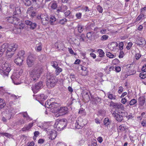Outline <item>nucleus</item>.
Here are the masks:
<instances>
[{"mask_svg": "<svg viewBox=\"0 0 146 146\" xmlns=\"http://www.w3.org/2000/svg\"><path fill=\"white\" fill-rule=\"evenodd\" d=\"M17 47L18 45L16 44H8L7 43H4L0 46V50L3 53L5 51L6 56L8 58H10L14 54V52Z\"/></svg>", "mask_w": 146, "mask_h": 146, "instance_id": "1", "label": "nucleus"}, {"mask_svg": "<svg viewBox=\"0 0 146 146\" xmlns=\"http://www.w3.org/2000/svg\"><path fill=\"white\" fill-rule=\"evenodd\" d=\"M42 70L40 68H36L33 69L30 73V79L31 81L35 82L40 77Z\"/></svg>", "mask_w": 146, "mask_h": 146, "instance_id": "2", "label": "nucleus"}, {"mask_svg": "<svg viewBox=\"0 0 146 146\" xmlns=\"http://www.w3.org/2000/svg\"><path fill=\"white\" fill-rule=\"evenodd\" d=\"M10 65L9 63L5 62L1 64L0 67V74L3 77H7L11 70Z\"/></svg>", "mask_w": 146, "mask_h": 146, "instance_id": "3", "label": "nucleus"}, {"mask_svg": "<svg viewBox=\"0 0 146 146\" xmlns=\"http://www.w3.org/2000/svg\"><path fill=\"white\" fill-rule=\"evenodd\" d=\"M46 78V85L47 87L49 88L54 87L57 82L55 77L50 74H47Z\"/></svg>", "mask_w": 146, "mask_h": 146, "instance_id": "4", "label": "nucleus"}, {"mask_svg": "<svg viewBox=\"0 0 146 146\" xmlns=\"http://www.w3.org/2000/svg\"><path fill=\"white\" fill-rule=\"evenodd\" d=\"M66 125V120L63 119L57 120L55 122L54 126L56 130L58 131H60L63 129Z\"/></svg>", "mask_w": 146, "mask_h": 146, "instance_id": "5", "label": "nucleus"}, {"mask_svg": "<svg viewBox=\"0 0 146 146\" xmlns=\"http://www.w3.org/2000/svg\"><path fill=\"white\" fill-rule=\"evenodd\" d=\"M25 54V52L24 51H20L18 52L14 60L15 63L17 65L19 66L21 65L24 57Z\"/></svg>", "mask_w": 146, "mask_h": 146, "instance_id": "6", "label": "nucleus"}, {"mask_svg": "<svg viewBox=\"0 0 146 146\" xmlns=\"http://www.w3.org/2000/svg\"><path fill=\"white\" fill-rule=\"evenodd\" d=\"M20 113L22 114L24 117L26 118V121L24 119L21 118L17 123V125H21L26 123V121L28 122L31 120V119L26 111L22 112Z\"/></svg>", "mask_w": 146, "mask_h": 146, "instance_id": "7", "label": "nucleus"}, {"mask_svg": "<svg viewBox=\"0 0 146 146\" xmlns=\"http://www.w3.org/2000/svg\"><path fill=\"white\" fill-rule=\"evenodd\" d=\"M45 129L47 132V133L49 136V137L51 140L54 139L57 135L56 131L54 130H52L50 128H46Z\"/></svg>", "mask_w": 146, "mask_h": 146, "instance_id": "8", "label": "nucleus"}, {"mask_svg": "<svg viewBox=\"0 0 146 146\" xmlns=\"http://www.w3.org/2000/svg\"><path fill=\"white\" fill-rule=\"evenodd\" d=\"M69 111L68 108L66 106L60 107L58 109L57 112L59 115H63L68 114Z\"/></svg>", "mask_w": 146, "mask_h": 146, "instance_id": "9", "label": "nucleus"}, {"mask_svg": "<svg viewBox=\"0 0 146 146\" xmlns=\"http://www.w3.org/2000/svg\"><path fill=\"white\" fill-rule=\"evenodd\" d=\"M41 23L43 25H45L48 24L49 19L46 13L42 14L40 16Z\"/></svg>", "mask_w": 146, "mask_h": 146, "instance_id": "10", "label": "nucleus"}, {"mask_svg": "<svg viewBox=\"0 0 146 146\" xmlns=\"http://www.w3.org/2000/svg\"><path fill=\"white\" fill-rule=\"evenodd\" d=\"M42 82L36 83L35 86L32 88V90L34 93H37L42 87Z\"/></svg>", "mask_w": 146, "mask_h": 146, "instance_id": "11", "label": "nucleus"}, {"mask_svg": "<svg viewBox=\"0 0 146 146\" xmlns=\"http://www.w3.org/2000/svg\"><path fill=\"white\" fill-rule=\"evenodd\" d=\"M112 114L116 120L119 122H121L123 119L122 115L120 114V112L118 113L117 111H113Z\"/></svg>", "mask_w": 146, "mask_h": 146, "instance_id": "12", "label": "nucleus"}, {"mask_svg": "<svg viewBox=\"0 0 146 146\" xmlns=\"http://www.w3.org/2000/svg\"><path fill=\"white\" fill-rule=\"evenodd\" d=\"M35 59L31 55L29 56L27 60V63L29 67H31L34 64Z\"/></svg>", "mask_w": 146, "mask_h": 146, "instance_id": "13", "label": "nucleus"}, {"mask_svg": "<svg viewBox=\"0 0 146 146\" xmlns=\"http://www.w3.org/2000/svg\"><path fill=\"white\" fill-rule=\"evenodd\" d=\"M82 119L81 117L78 118V119L76 120V122L75 123L76 128L79 129L84 126V124L82 123Z\"/></svg>", "mask_w": 146, "mask_h": 146, "instance_id": "14", "label": "nucleus"}, {"mask_svg": "<svg viewBox=\"0 0 146 146\" xmlns=\"http://www.w3.org/2000/svg\"><path fill=\"white\" fill-rule=\"evenodd\" d=\"M25 23L27 25L30 26V28L33 30L34 29L36 26V23H33L29 20H25Z\"/></svg>", "mask_w": 146, "mask_h": 146, "instance_id": "15", "label": "nucleus"}, {"mask_svg": "<svg viewBox=\"0 0 146 146\" xmlns=\"http://www.w3.org/2000/svg\"><path fill=\"white\" fill-rule=\"evenodd\" d=\"M136 44L139 46L145 45L146 44V41L144 38H139L138 39L136 40Z\"/></svg>", "mask_w": 146, "mask_h": 146, "instance_id": "16", "label": "nucleus"}, {"mask_svg": "<svg viewBox=\"0 0 146 146\" xmlns=\"http://www.w3.org/2000/svg\"><path fill=\"white\" fill-rule=\"evenodd\" d=\"M20 74L19 72L17 71L15 72H14L11 76V78L15 84V83L14 82V81L18 79L20 77Z\"/></svg>", "mask_w": 146, "mask_h": 146, "instance_id": "17", "label": "nucleus"}, {"mask_svg": "<svg viewBox=\"0 0 146 146\" xmlns=\"http://www.w3.org/2000/svg\"><path fill=\"white\" fill-rule=\"evenodd\" d=\"M33 123H30L28 125H25L24 127L22 129V131H25L29 130L33 126Z\"/></svg>", "mask_w": 146, "mask_h": 146, "instance_id": "18", "label": "nucleus"}, {"mask_svg": "<svg viewBox=\"0 0 146 146\" xmlns=\"http://www.w3.org/2000/svg\"><path fill=\"white\" fill-rule=\"evenodd\" d=\"M138 102L141 106H143L145 102V98L143 96H141L138 98Z\"/></svg>", "mask_w": 146, "mask_h": 146, "instance_id": "19", "label": "nucleus"}, {"mask_svg": "<svg viewBox=\"0 0 146 146\" xmlns=\"http://www.w3.org/2000/svg\"><path fill=\"white\" fill-rule=\"evenodd\" d=\"M33 9V8L32 7L29 8L27 12V13L31 17H34L35 15V13L32 11Z\"/></svg>", "mask_w": 146, "mask_h": 146, "instance_id": "20", "label": "nucleus"}, {"mask_svg": "<svg viewBox=\"0 0 146 146\" xmlns=\"http://www.w3.org/2000/svg\"><path fill=\"white\" fill-rule=\"evenodd\" d=\"M114 68L113 66L109 67V66H107L104 69V70L107 74H109L111 71L114 70Z\"/></svg>", "mask_w": 146, "mask_h": 146, "instance_id": "21", "label": "nucleus"}, {"mask_svg": "<svg viewBox=\"0 0 146 146\" xmlns=\"http://www.w3.org/2000/svg\"><path fill=\"white\" fill-rule=\"evenodd\" d=\"M79 68H81V69L82 70V72L83 75L85 76L87 74L88 72V70L87 68L81 65L79 66Z\"/></svg>", "mask_w": 146, "mask_h": 146, "instance_id": "22", "label": "nucleus"}, {"mask_svg": "<svg viewBox=\"0 0 146 146\" xmlns=\"http://www.w3.org/2000/svg\"><path fill=\"white\" fill-rule=\"evenodd\" d=\"M50 7L53 9H56L57 7V5L56 1H53L51 2L50 3Z\"/></svg>", "mask_w": 146, "mask_h": 146, "instance_id": "23", "label": "nucleus"}, {"mask_svg": "<svg viewBox=\"0 0 146 146\" xmlns=\"http://www.w3.org/2000/svg\"><path fill=\"white\" fill-rule=\"evenodd\" d=\"M42 49V46L41 43H40L37 45H36L35 48V50L37 52H39L41 51Z\"/></svg>", "mask_w": 146, "mask_h": 146, "instance_id": "24", "label": "nucleus"}, {"mask_svg": "<svg viewBox=\"0 0 146 146\" xmlns=\"http://www.w3.org/2000/svg\"><path fill=\"white\" fill-rule=\"evenodd\" d=\"M107 95L108 98L111 100L116 99V96L114 94L111 93L110 92H109L107 94Z\"/></svg>", "mask_w": 146, "mask_h": 146, "instance_id": "25", "label": "nucleus"}, {"mask_svg": "<svg viewBox=\"0 0 146 146\" xmlns=\"http://www.w3.org/2000/svg\"><path fill=\"white\" fill-rule=\"evenodd\" d=\"M56 20V19L54 16H51L50 18L49 23L51 25H54L55 24V22Z\"/></svg>", "mask_w": 146, "mask_h": 146, "instance_id": "26", "label": "nucleus"}, {"mask_svg": "<svg viewBox=\"0 0 146 146\" xmlns=\"http://www.w3.org/2000/svg\"><path fill=\"white\" fill-rule=\"evenodd\" d=\"M93 32H90L87 34L86 36L90 40H92L93 38Z\"/></svg>", "mask_w": 146, "mask_h": 146, "instance_id": "27", "label": "nucleus"}, {"mask_svg": "<svg viewBox=\"0 0 146 146\" xmlns=\"http://www.w3.org/2000/svg\"><path fill=\"white\" fill-rule=\"evenodd\" d=\"M111 121L108 118H106L104 120V124L106 126H108L111 123Z\"/></svg>", "mask_w": 146, "mask_h": 146, "instance_id": "28", "label": "nucleus"}, {"mask_svg": "<svg viewBox=\"0 0 146 146\" xmlns=\"http://www.w3.org/2000/svg\"><path fill=\"white\" fill-rule=\"evenodd\" d=\"M43 2V0H38L36 3L39 7H43L44 5V4Z\"/></svg>", "mask_w": 146, "mask_h": 146, "instance_id": "29", "label": "nucleus"}, {"mask_svg": "<svg viewBox=\"0 0 146 146\" xmlns=\"http://www.w3.org/2000/svg\"><path fill=\"white\" fill-rule=\"evenodd\" d=\"M68 9V8L67 7L66 5H62L61 7L60 10L59 9H58L57 10V11L58 13L60 11L62 12H64L65 11L67 10Z\"/></svg>", "mask_w": 146, "mask_h": 146, "instance_id": "30", "label": "nucleus"}, {"mask_svg": "<svg viewBox=\"0 0 146 146\" xmlns=\"http://www.w3.org/2000/svg\"><path fill=\"white\" fill-rule=\"evenodd\" d=\"M55 46H57V47L58 49L59 50H62L64 47V45L62 42L58 44L57 43L55 44Z\"/></svg>", "mask_w": 146, "mask_h": 146, "instance_id": "31", "label": "nucleus"}, {"mask_svg": "<svg viewBox=\"0 0 146 146\" xmlns=\"http://www.w3.org/2000/svg\"><path fill=\"white\" fill-rule=\"evenodd\" d=\"M118 45V44L117 43L114 42L111 44L109 46V48L111 50H113L114 49V48L115 47L117 46Z\"/></svg>", "mask_w": 146, "mask_h": 146, "instance_id": "32", "label": "nucleus"}, {"mask_svg": "<svg viewBox=\"0 0 146 146\" xmlns=\"http://www.w3.org/2000/svg\"><path fill=\"white\" fill-rule=\"evenodd\" d=\"M38 99H40L41 100H43L46 99L47 96H45L44 94H42L38 95Z\"/></svg>", "mask_w": 146, "mask_h": 146, "instance_id": "33", "label": "nucleus"}, {"mask_svg": "<svg viewBox=\"0 0 146 146\" xmlns=\"http://www.w3.org/2000/svg\"><path fill=\"white\" fill-rule=\"evenodd\" d=\"M20 21V20L19 19L15 17H14L13 24L15 25H18Z\"/></svg>", "mask_w": 146, "mask_h": 146, "instance_id": "34", "label": "nucleus"}, {"mask_svg": "<svg viewBox=\"0 0 146 146\" xmlns=\"http://www.w3.org/2000/svg\"><path fill=\"white\" fill-rule=\"evenodd\" d=\"M77 27L78 31L79 33H81L84 29L83 27L81 25H78Z\"/></svg>", "mask_w": 146, "mask_h": 146, "instance_id": "35", "label": "nucleus"}, {"mask_svg": "<svg viewBox=\"0 0 146 146\" xmlns=\"http://www.w3.org/2000/svg\"><path fill=\"white\" fill-rule=\"evenodd\" d=\"M55 68V72L56 75H58L62 70V69L61 68L58 66Z\"/></svg>", "mask_w": 146, "mask_h": 146, "instance_id": "36", "label": "nucleus"}, {"mask_svg": "<svg viewBox=\"0 0 146 146\" xmlns=\"http://www.w3.org/2000/svg\"><path fill=\"white\" fill-rule=\"evenodd\" d=\"M50 106H51L50 108L52 109L54 108H57L58 106V104L56 103L52 102Z\"/></svg>", "mask_w": 146, "mask_h": 146, "instance_id": "37", "label": "nucleus"}, {"mask_svg": "<svg viewBox=\"0 0 146 146\" xmlns=\"http://www.w3.org/2000/svg\"><path fill=\"white\" fill-rule=\"evenodd\" d=\"M137 102V100L135 99H133L131 100L129 102L127 106L130 105V106H133L135 105Z\"/></svg>", "mask_w": 146, "mask_h": 146, "instance_id": "38", "label": "nucleus"}, {"mask_svg": "<svg viewBox=\"0 0 146 146\" xmlns=\"http://www.w3.org/2000/svg\"><path fill=\"white\" fill-rule=\"evenodd\" d=\"M115 108L123 109H124V107L123 105L121 104L120 103H117Z\"/></svg>", "mask_w": 146, "mask_h": 146, "instance_id": "39", "label": "nucleus"}, {"mask_svg": "<svg viewBox=\"0 0 146 146\" xmlns=\"http://www.w3.org/2000/svg\"><path fill=\"white\" fill-rule=\"evenodd\" d=\"M79 114H80L81 115H86V113L84 110L82 108H80L78 112Z\"/></svg>", "mask_w": 146, "mask_h": 146, "instance_id": "40", "label": "nucleus"}, {"mask_svg": "<svg viewBox=\"0 0 146 146\" xmlns=\"http://www.w3.org/2000/svg\"><path fill=\"white\" fill-rule=\"evenodd\" d=\"M21 13V10L18 7L16 8L15 10L14 11L13 14L14 15L18 14Z\"/></svg>", "mask_w": 146, "mask_h": 146, "instance_id": "41", "label": "nucleus"}, {"mask_svg": "<svg viewBox=\"0 0 146 146\" xmlns=\"http://www.w3.org/2000/svg\"><path fill=\"white\" fill-rule=\"evenodd\" d=\"M14 17H9L7 18V20L8 22L13 24V23Z\"/></svg>", "mask_w": 146, "mask_h": 146, "instance_id": "42", "label": "nucleus"}, {"mask_svg": "<svg viewBox=\"0 0 146 146\" xmlns=\"http://www.w3.org/2000/svg\"><path fill=\"white\" fill-rule=\"evenodd\" d=\"M67 20L66 19V18H64L58 21V22L61 24L63 25L65 23L67 22Z\"/></svg>", "mask_w": 146, "mask_h": 146, "instance_id": "43", "label": "nucleus"}, {"mask_svg": "<svg viewBox=\"0 0 146 146\" xmlns=\"http://www.w3.org/2000/svg\"><path fill=\"white\" fill-rule=\"evenodd\" d=\"M139 77L141 79H144L146 78V73L144 72L140 73L139 74Z\"/></svg>", "mask_w": 146, "mask_h": 146, "instance_id": "44", "label": "nucleus"}, {"mask_svg": "<svg viewBox=\"0 0 146 146\" xmlns=\"http://www.w3.org/2000/svg\"><path fill=\"white\" fill-rule=\"evenodd\" d=\"M5 105V104L3 102V100L0 98V109L3 108Z\"/></svg>", "mask_w": 146, "mask_h": 146, "instance_id": "45", "label": "nucleus"}, {"mask_svg": "<svg viewBox=\"0 0 146 146\" xmlns=\"http://www.w3.org/2000/svg\"><path fill=\"white\" fill-rule=\"evenodd\" d=\"M51 64L52 66L54 68H56L58 66V64L56 61H52L51 62Z\"/></svg>", "mask_w": 146, "mask_h": 146, "instance_id": "46", "label": "nucleus"}, {"mask_svg": "<svg viewBox=\"0 0 146 146\" xmlns=\"http://www.w3.org/2000/svg\"><path fill=\"white\" fill-rule=\"evenodd\" d=\"M52 102H50V100H48L45 102V106L46 107L48 108H50L51 107V106H50Z\"/></svg>", "mask_w": 146, "mask_h": 146, "instance_id": "47", "label": "nucleus"}, {"mask_svg": "<svg viewBox=\"0 0 146 146\" xmlns=\"http://www.w3.org/2000/svg\"><path fill=\"white\" fill-rule=\"evenodd\" d=\"M106 55V56L110 58H113L115 57V56L113 54L110 52H107Z\"/></svg>", "mask_w": 146, "mask_h": 146, "instance_id": "48", "label": "nucleus"}, {"mask_svg": "<svg viewBox=\"0 0 146 146\" xmlns=\"http://www.w3.org/2000/svg\"><path fill=\"white\" fill-rule=\"evenodd\" d=\"M124 46V44L123 42H120L119 44V49L121 51L123 49V46Z\"/></svg>", "mask_w": 146, "mask_h": 146, "instance_id": "49", "label": "nucleus"}, {"mask_svg": "<svg viewBox=\"0 0 146 146\" xmlns=\"http://www.w3.org/2000/svg\"><path fill=\"white\" fill-rule=\"evenodd\" d=\"M97 9L98 11L100 13H102L103 11V9L102 7L100 5H98L97 7Z\"/></svg>", "mask_w": 146, "mask_h": 146, "instance_id": "50", "label": "nucleus"}, {"mask_svg": "<svg viewBox=\"0 0 146 146\" xmlns=\"http://www.w3.org/2000/svg\"><path fill=\"white\" fill-rule=\"evenodd\" d=\"M25 0V5L27 6H30L31 4V0Z\"/></svg>", "mask_w": 146, "mask_h": 146, "instance_id": "51", "label": "nucleus"}, {"mask_svg": "<svg viewBox=\"0 0 146 146\" xmlns=\"http://www.w3.org/2000/svg\"><path fill=\"white\" fill-rule=\"evenodd\" d=\"M25 25L24 23H21L19 25V29H20V30L21 29H23L25 27Z\"/></svg>", "mask_w": 146, "mask_h": 146, "instance_id": "52", "label": "nucleus"}, {"mask_svg": "<svg viewBox=\"0 0 146 146\" xmlns=\"http://www.w3.org/2000/svg\"><path fill=\"white\" fill-rule=\"evenodd\" d=\"M126 128L125 126L124 125H122L119 127V129L121 131H124Z\"/></svg>", "mask_w": 146, "mask_h": 146, "instance_id": "53", "label": "nucleus"}, {"mask_svg": "<svg viewBox=\"0 0 146 146\" xmlns=\"http://www.w3.org/2000/svg\"><path fill=\"white\" fill-rule=\"evenodd\" d=\"M109 37L108 35H103L101 38V39L102 40H107Z\"/></svg>", "mask_w": 146, "mask_h": 146, "instance_id": "54", "label": "nucleus"}, {"mask_svg": "<svg viewBox=\"0 0 146 146\" xmlns=\"http://www.w3.org/2000/svg\"><path fill=\"white\" fill-rule=\"evenodd\" d=\"M98 51L99 53V56L100 57H102L104 54L103 50L102 49H100L98 50Z\"/></svg>", "mask_w": 146, "mask_h": 146, "instance_id": "55", "label": "nucleus"}, {"mask_svg": "<svg viewBox=\"0 0 146 146\" xmlns=\"http://www.w3.org/2000/svg\"><path fill=\"white\" fill-rule=\"evenodd\" d=\"M68 50L69 52V53L72 54L76 55V54L74 53V52L73 51V50H72L71 48H68Z\"/></svg>", "mask_w": 146, "mask_h": 146, "instance_id": "56", "label": "nucleus"}, {"mask_svg": "<svg viewBox=\"0 0 146 146\" xmlns=\"http://www.w3.org/2000/svg\"><path fill=\"white\" fill-rule=\"evenodd\" d=\"M9 94L10 96V97L12 98V99L14 100H16L18 98H17V96L15 95L14 94H11L9 93Z\"/></svg>", "mask_w": 146, "mask_h": 146, "instance_id": "57", "label": "nucleus"}, {"mask_svg": "<svg viewBox=\"0 0 146 146\" xmlns=\"http://www.w3.org/2000/svg\"><path fill=\"white\" fill-rule=\"evenodd\" d=\"M76 16L78 19H80L82 16V13H77L76 15Z\"/></svg>", "mask_w": 146, "mask_h": 146, "instance_id": "58", "label": "nucleus"}, {"mask_svg": "<svg viewBox=\"0 0 146 146\" xmlns=\"http://www.w3.org/2000/svg\"><path fill=\"white\" fill-rule=\"evenodd\" d=\"M13 31L15 33L17 34L20 33L21 31V30L19 29L15 28L14 30Z\"/></svg>", "mask_w": 146, "mask_h": 146, "instance_id": "59", "label": "nucleus"}, {"mask_svg": "<svg viewBox=\"0 0 146 146\" xmlns=\"http://www.w3.org/2000/svg\"><path fill=\"white\" fill-rule=\"evenodd\" d=\"M70 13V11L69 10L67 11L64 13L65 16L66 17H67Z\"/></svg>", "mask_w": 146, "mask_h": 146, "instance_id": "60", "label": "nucleus"}, {"mask_svg": "<svg viewBox=\"0 0 146 146\" xmlns=\"http://www.w3.org/2000/svg\"><path fill=\"white\" fill-rule=\"evenodd\" d=\"M44 55H41L38 56V59L40 61H42L44 59L43 58H44Z\"/></svg>", "mask_w": 146, "mask_h": 146, "instance_id": "61", "label": "nucleus"}, {"mask_svg": "<svg viewBox=\"0 0 146 146\" xmlns=\"http://www.w3.org/2000/svg\"><path fill=\"white\" fill-rule=\"evenodd\" d=\"M97 140L98 142L100 143H101L103 140V138L101 137H99L97 138Z\"/></svg>", "mask_w": 146, "mask_h": 146, "instance_id": "62", "label": "nucleus"}, {"mask_svg": "<svg viewBox=\"0 0 146 146\" xmlns=\"http://www.w3.org/2000/svg\"><path fill=\"white\" fill-rule=\"evenodd\" d=\"M119 60L117 59H115L112 61V63L113 64H115L119 63Z\"/></svg>", "mask_w": 146, "mask_h": 146, "instance_id": "63", "label": "nucleus"}, {"mask_svg": "<svg viewBox=\"0 0 146 146\" xmlns=\"http://www.w3.org/2000/svg\"><path fill=\"white\" fill-rule=\"evenodd\" d=\"M141 124L143 127H146V119L142 121Z\"/></svg>", "mask_w": 146, "mask_h": 146, "instance_id": "64", "label": "nucleus"}]
</instances>
